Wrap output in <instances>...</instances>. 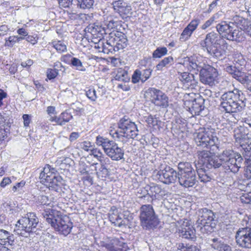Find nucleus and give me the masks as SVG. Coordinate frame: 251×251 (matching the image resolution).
I'll use <instances>...</instances> for the list:
<instances>
[{"label": "nucleus", "instance_id": "f257e3e1", "mask_svg": "<svg viewBox=\"0 0 251 251\" xmlns=\"http://www.w3.org/2000/svg\"><path fill=\"white\" fill-rule=\"evenodd\" d=\"M245 100L242 91L234 88L223 94L220 99V107L226 113H237L242 111L246 106Z\"/></svg>", "mask_w": 251, "mask_h": 251}, {"label": "nucleus", "instance_id": "f03ea898", "mask_svg": "<svg viewBox=\"0 0 251 251\" xmlns=\"http://www.w3.org/2000/svg\"><path fill=\"white\" fill-rule=\"evenodd\" d=\"M42 215L46 222L60 234L67 236L70 233L73 225L69 217L53 209L45 211Z\"/></svg>", "mask_w": 251, "mask_h": 251}, {"label": "nucleus", "instance_id": "7ed1b4c3", "mask_svg": "<svg viewBox=\"0 0 251 251\" xmlns=\"http://www.w3.org/2000/svg\"><path fill=\"white\" fill-rule=\"evenodd\" d=\"M39 225V219L34 213L30 212L19 219L15 225L14 232L25 237H29Z\"/></svg>", "mask_w": 251, "mask_h": 251}, {"label": "nucleus", "instance_id": "20e7f679", "mask_svg": "<svg viewBox=\"0 0 251 251\" xmlns=\"http://www.w3.org/2000/svg\"><path fill=\"white\" fill-rule=\"evenodd\" d=\"M119 130L110 133L113 137L123 143L127 142L128 139H134L138 135V130L135 124L126 117L122 118L118 123Z\"/></svg>", "mask_w": 251, "mask_h": 251}, {"label": "nucleus", "instance_id": "39448f33", "mask_svg": "<svg viewBox=\"0 0 251 251\" xmlns=\"http://www.w3.org/2000/svg\"><path fill=\"white\" fill-rule=\"evenodd\" d=\"M216 168L222 166L226 170L233 173L238 172L241 167L243 158L240 154L231 150H225L220 155Z\"/></svg>", "mask_w": 251, "mask_h": 251}, {"label": "nucleus", "instance_id": "423d86ee", "mask_svg": "<svg viewBox=\"0 0 251 251\" xmlns=\"http://www.w3.org/2000/svg\"><path fill=\"white\" fill-rule=\"evenodd\" d=\"M39 178L49 190L58 192L62 185L63 179L53 168L47 165L40 173Z\"/></svg>", "mask_w": 251, "mask_h": 251}, {"label": "nucleus", "instance_id": "0eeeda50", "mask_svg": "<svg viewBox=\"0 0 251 251\" xmlns=\"http://www.w3.org/2000/svg\"><path fill=\"white\" fill-rule=\"evenodd\" d=\"M217 221L214 213L206 208L200 209L198 211V219L196 225L204 233H211L216 228Z\"/></svg>", "mask_w": 251, "mask_h": 251}, {"label": "nucleus", "instance_id": "6e6552de", "mask_svg": "<svg viewBox=\"0 0 251 251\" xmlns=\"http://www.w3.org/2000/svg\"><path fill=\"white\" fill-rule=\"evenodd\" d=\"M194 140L198 147L209 149L218 148L219 140L215 130L212 128H204L194 134Z\"/></svg>", "mask_w": 251, "mask_h": 251}, {"label": "nucleus", "instance_id": "1a4fd4ad", "mask_svg": "<svg viewBox=\"0 0 251 251\" xmlns=\"http://www.w3.org/2000/svg\"><path fill=\"white\" fill-rule=\"evenodd\" d=\"M177 168L179 184L185 188L193 187L197 180L195 171L191 164L187 162H181L178 163Z\"/></svg>", "mask_w": 251, "mask_h": 251}, {"label": "nucleus", "instance_id": "9d476101", "mask_svg": "<svg viewBox=\"0 0 251 251\" xmlns=\"http://www.w3.org/2000/svg\"><path fill=\"white\" fill-rule=\"evenodd\" d=\"M217 31L221 39L240 42L242 31L236 27L234 23L222 21L217 25Z\"/></svg>", "mask_w": 251, "mask_h": 251}, {"label": "nucleus", "instance_id": "9b49d317", "mask_svg": "<svg viewBox=\"0 0 251 251\" xmlns=\"http://www.w3.org/2000/svg\"><path fill=\"white\" fill-rule=\"evenodd\" d=\"M140 219L141 226L146 229L156 227L159 224V220L150 204L143 205L141 207Z\"/></svg>", "mask_w": 251, "mask_h": 251}, {"label": "nucleus", "instance_id": "f8f14e48", "mask_svg": "<svg viewBox=\"0 0 251 251\" xmlns=\"http://www.w3.org/2000/svg\"><path fill=\"white\" fill-rule=\"evenodd\" d=\"M221 39L219 34L211 32L207 34L205 39L201 41L200 46L203 50L206 51L209 54L218 55L220 51L218 45L220 44Z\"/></svg>", "mask_w": 251, "mask_h": 251}, {"label": "nucleus", "instance_id": "ddd939ff", "mask_svg": "<svg viewBox=\"0 0 251 251\" xmlns=\"http://www.w3.org/2000/svg\"><path fill=\"white\" fill-rule=\"evenodd\" d=\"M198 160L195 164L196 168L206 167L207 170L216 168V165L219 158L213 157L212 153L209 151L203 150L198 151Z\"/></svg>", "mask_w": 251, "mask_h": 251}, {"label": "nucleus", "instance_id": "4468645a", "mask_svg": "<svg viewBox=\"0 0 251 251\" xmlns=\"http://www.w3.org/2000/svg\"><path fill=\"white\" fill-rule=\"evenodd\" d=\"M145 96L157 106L167 107L169 105L168 97L159 90L149 88L145 91Z\"/></svg>", "mask_w": 251, "mask_h": 251}, {"label": "nucleus", "instance_id": "2eb2a0df", "mask_svg": "<svg viewBox=\"0 0 251 251\" xmlns=\"http://www.w3.org/2000/svg\"><path fill=\"white\" fill-rule=\"evenodd\" d=\"M218 75V72L216 68L207 65L201 70L200 79L201 83L212 86L217 82Z\"/></svg>", "mask_w": 251, "mask_h": 251}, {"label": "nucleus", "instance_id": "dca6fc26", "mask_svg": "<svg viewBox=\"0 0 251 251\" xmlns=\"http://www.w3.org/2000/svg\"><path fill=\"white\" fill-rule=\"evenodd\" d=\"M235 240L237 245L242 248L251 249V227L239 228L236 231Z\"/></svg>", "mask_w": 251, "mask_h": 251}, {"label": "nucleus", "instance_id": "f3484780", "mask_svg": "<svg viewBox=\"0 0 251 251\" xmlns=\"http://www.w3.org/2000/svg\"><path fill=\"white\" fill-rule=\"evenodd\" d=\"M156 175L160 181L166 184L175 183L178 179L177 172L167 165L162 169L158 171Z\"/></svg>", "mask_w": 251, "mask_h": 251}, {"label": "nucleus", "instance_id": "a211bd4d", "mask_svg": "<svg viewBox=\"0 0 251 251\" xmlns=\"http://www.w3.org/2000/svg\"><path fill=\"white\" fill-rule=\"evenodd\" d=\"M109 42L115 47L117 51L125 48L127 45L126 36L123 33L119 31L109 33Z\"/></svg>", "mask_w": 251, "mask_h": 251}, {"label": "nucleus", "instance_id": "6ab92c4d", "mask_svg": "<svg viewBox=\"0 0 251 251\" xmlns=\"http://www.w3.org/2000/svg\"><path fill=\"white\" fill-rule=\"evenodd\" d=\"M112 5L114 11L118 13L123 19L128 17L131 14V6L123 0H114Z\"/></svg>", "mask_w": 251, "mask_h": 251}, {"label": "nucleus", "instance_id": "aec40b11", "mask_svg": "<svg viewBox=\"0 0 251 251\" xmlns=\"http://www.w3.org/2000/svg\"><path fill=\"white\" fill-rule=\"evenodd\" d=\"M124 240L121 237L120 239L115 237L110 240L109 243H106L104 246L110 251H127V244Z\"/></svg>", "mask_w": 251, "mask_h": 251}, {"label": "nucleus", "instance_id": "412c9836", "mask_svg": "<svg viewBox=\"0 0 251 251\" xmlns=\"http://www.w3.org/2000/svg\"><path fill=\"white\" fill-rule=\"evenodd\" d=\"M87 30L91 33L95 38H100L98 40L99 42L97 45H95V48L101 49V42L100 41L102 37L103 34L106 33L104 27H102L100 25H96L95 24L90 25L87 27Z\"/></svg>", "mask_w": 251, "mask_h": 251}, {"label": "nucleus", "instance_id": "4be33fe9", "mask_svg": "<svg viewBox=\"0 0 251 251\" xmlns=\"http://www.w3.org/2000/svg\"><path fill=\"white\" fill-rule=\"evenodd\" d=\"M207 243L212 248L218 251H232L231 248L223 240L217 237H211L207 240Z\"/></svg>", "mask_w": 251, "mask_h": 251}, {"label": "nucleus", "instance_id": "5701e85b", "mask_svg": "<svg viewBox=\"0 0 251 251\" xmlns=\"http://www.w3.org/2000/svg\"><path fill=\"white\" fill-rule=\"evenodd\" d=\"M105 153L113 160L118 161L124 158V150L114 142Z\"/></svg>", "mask_w": 251, "mask_h": 251}, {"label": "nucleus", "instance_id": "b1692460", "mask_svg": "<svg viewBox=\"0 0 251 251\" xmlns=\"http://www.w3.org/2000/svg\"><path fill=\"white\" fill-rule=\"evenodd\" d=\"M249 129L247 126H240L235 128L233 131V136L236 143L240 144L244 141H247L248 137Z\"/></svg>", "mask_w": 251, "mask_h": 251}, {"label": "nucleus", "instance_id": "393cba45", "mask_svg": "<svg viewBox=\"0 0 251 251\" xmlns=\"http://www.w3.org/2000/svg\"><path fill=\"white\" fill-rule=\"evenodd\" d=\"M199 23L200 20L198 19L192 20L183 30L180 35V39L183 41L187 40L197 28Z\"/></svg>", "mask_w": 251, "mask_h": 251}, {"label": "nucleus", "instance_id": "a878e982", "mask_svg": "<svg viewBox=\"0 0 251 251\" xmlns=\"http://www.w3.org/2000/svg\"><path fill=\"white\" fill-rule=\"evenodd\" d=\"M204 100L201 96L198 97L192 101L191 107H189L190 111L195 115H200L204 109Z\"/></svg>", "mask_w": 251, "mask_h": 251}, {"label": "nucleus", "instance_id": "bb28decb", "mask_svg": "<svg viewBox=\"0 0 251 251\" xmlns=\"http://www.w3.org/2000/svg\"><path fill=\"white\" fill-rule=\"evenodd\" d=\"M178 78L184 84L188 86H194L197 83L194 75L187 72L180 73Z\"/></svg>", "mask_w": 251, "mask_h": 251}, {"label": "nucleus", "instance_id": "cd10ccee", "mask_svg": "<svg viewBox=\"0 0 251 251\" xmlns=\"http://www.w3.org/2000/svg\"><path fill=\"white\" fill-rule=\"evenodd\" d=\"M15 240L14 235L4 229H0V244L12 245Z\"/></svg>", "mask_w": 251, "mask_h": 251}, {"label": "nucleus", "instance_id": "c85d7f7f", "mask_svg": "<svg viewBox=\"0 0 251 251\" xmlns=\"http://www.w3.org/2000/svg\"><path fill=\"white\" fill-rule=\"evenodd\" d=\"M220 48L219 49L220 52L219 53L220 54L216 55L213 54L215 56L219 57L222 55L225 54H229L233 52L232 51V47L231 45H229L226 40L224 39H221V41L220 42Z\"/></svg>", "mask_w": 251, "mask_h": 251}, {"label": "nucleus", "instance_id": "c756f323", "mask_svg": "<svg viewBox=\"0 0 251 251\" xmlns=\"http://www.w3.org/2000/svg\"><path fill=\"white\" fill-rule=\"evenodd\" d=\"M113 141H111L106 138H104L100 136H98L96 138V144L98 146H101L104 152L110 147Z\"/></svg>", "mask_w": 251, "mask_h": 251}, {"label": "nucleus", "instance_id": "7c9ffc66", "mask_svg": "<svg viewBox=\"0 0 251 251\" xmlns=\"http://www.w3.org/2000/svg\"><path fill=\"white\" fill-rule=\"evenodd\" d=\"M207 169L206 167L196 168L199 179L201 182L205 183L210 181L211 179V176L207 172Z\"/></svg>", "mask_w": 251, "mask_h": 251}, {"label": "nucleus", "instance_id": "2f4dec72", "mask_svg": "<svg viewBox=\"0 0 251 251\" xmlns=\"http://www.w3.org/2000/svg\"><path fill=\"white\" fill-rule=\"evenodd\" d=\"M104 22V25L109 29H115L119 25L117 18L112 15L108 16Z\"/></svg>", "mask_w": 251, "mask_h": 251}, {"label": "nucleus", "instance_id": "473e14b6", "mask_svg": "<svg viewBox=\"0 0 251 251\" xmlns=\"http://www.w3.org/2000/svg\"><path fill=\"white\" fill-rule=\"evenodd\" d=\"M179 234L180 236L185 239L194 240L196 238L194 230L189 227L182 228L179 231Z\"/></svg>", "mask_w": 251, "mask_h": 251}, {"label": "nucleus", "instance_id": "72a5a7b5", "mask_svg": "<svg viewBox=\"0 0 251 251\" xmlns=\"http://www.w3.org/2000/svg\"><path fill=\"white\" fill-rule=\"evenodd\" d=\"M237 80L243 84L248 90L251 92V75L247 76L242 74Z\"/></svg>", "mask_w": 251, "mask_h": 251}, {"label": "nucleus", "instance_id": "f704fd0d", "mask_svg": "<svg viewBox=\"0 0 251 251\" xmlns=\"http://www.w3.org/2000/svg\"><path fill=\"white\" fill-rule=\"evenodd\" d=\"M113 51H117L115 47L109 42V36L105 43L101 42V50L99 51L103 52L104 53L108 54L109 52H112Z\"/></svg>", "mask_w": 251, "mask_h": 251}, {"label": "nucleus", "instance_id": "c9c22d12", "mask_svg": "<svg viewBox=\"0 0 251 251\" xmlns=\"http://www.w3.org/2000/svg\"><path fill=\"white\" fill-rule=\"evenodd\" d=\"M174 61V59L172 56H168L164 58L161 60L156 65V68L158 71H162L163 68L167 67V66L171 64Z\"/></svg>", "mask_w": 251, "mask_h": 251}, {"label": "nucleus", "instance_id": "e433bc0d", "mask_svg": "<svg viewBox=\"0 0 251 251\" xmlns=\"http://www.w3.org/2000/svg\"><path fill=\"white\" fill-rule=\"evenodd\" d=\"M59 125L63 126L73 119V116L67 110L61 113L58 116Z\"/></svg>", "mask_w": 251, "mask_h": 251}, {"label": "nucleus", "instance_id": "4c0bfd02", "mask_svg": "<svg viewBox=\"0 0 251 251\" xmlns=\"http://www.w3.org/2000/svg\"><path fill=\"white\" fill-rule=\"evenodd\" d=\"M77 6L81 9H89L91 8L95 2V0H77Z\"/></svg>", "mask_w": 251, "mask_h": 251}, {"label": "nucleus", "instance_id": "58836bf2", "mask_svg": "<svg viewBox=\"0 0 251 251\" xmlns=\"http://www.w3.org/2000/svg\"><path fill=\"white\" fill-rule=\"evenodd\" d=\"M53 47L59 53L64 52L67 51L66 45L61 41H55L52 42Z\"/></svg>", "mask_w": 251, "mask_h": 251}, {"label": "nucleus", "instance_id": "ea45409f", "mask_svg": "<svg viewBox=\"0 0 251 251\" xmlns=\"http://www.w3.org/2000/svg\"><path fill=\"white\" fill-rule=\"evenodd\" d=\"M168 52V50L166 47L157 48L152 53V57L153 58H161L165 55Z\"/></svg>", "mask_w": 251, "mask_h": 251}, {"label": "nucleus", "instance_id": "a19ab883", "mask_svg": "<svg viewBox=\"0 0 251 251\" xmlns=\"http://www.w3.org/2000/svg\"><path fill=\"white\" fill-rule=\"evenodd\" d=\"M71 65L75 67V69L80 71H85L86 70L85 67L83 66L81 61L78 58L73 57L71 59Z\"/></svg>", "mask_w": 251, "mask_h": 251}, {"label": "nucleus", "instance_id": "79ce46f5", "mask_svg": "<svg viewBox=\"0 0 251 251\" xmlns=\"http://www.w3.org/2000/svg\"><path fill=\"white\" fill-rule=\"evenodd\" d=\"M146 122L150 126H154L158 125V123L160 122V121L156 115L152 116L150 115L147 117Z\"/></svg>", "mask_w": 251, "mask_h": 251}, {"label": "nucleus", "instance_id": "37998d69", "mask_svg": "<svg viewBox=\"0 0 251 251\" xmlns=\"http://www.w3.org/2000/svg\"><path fill=\"white\" fill-rule=\"evenodd\" d=\"M247 140L239 145L246 152H251V138H249Z\"/></svg>", "mask_w": 251, "mask_h": 251}, {"label": "nucleus", "instance_id": "c03bdc74", "mask_svg": "<svg viewBox=\"0 0 251 251\" xmlns=\"http://www.w3.org/2000/svg\"><path fill=\"white\" fill-rule=\"evenodd\" d=\"M86 95L91 100L95 101L97 98L96 92L93 88L89 89L86 91Z\"/></svg>", "mask_w": 251, "mask_h": 251}, {"label": "nucleus", "instance_id": "a18cd8bd", "mask_svg": "<svg viewBox=\"0 0 251 251\" xmlns=\"http://www.w3.org/2000/svg\"><path fill=\"white\" fill-rule=\"evenodd\" d=\"M251 160V155H250L249 158L247 159L248 165L247 166V168L245 169L244 174L245 176L248 179L251 178V164H250V163H251V162L250 161Z\"/></svg>", "mask_w": 251, "mask_h": 251}, {"label": "nucleus", "instance_id": "49530a36", "mask_svg": "<svg viewBox=\"0 0 251 251\" xmlns=\"http://www.w3.org/2000/svg\"><path fill=\"white\" fill-rule=\"evenodd\" d=\"M240 198L243 203L251 204V192L243 194Z\"/></svg>", "mask_w": 251, "mask_h": 251}, {"label": "nucleus", "instance_id": "de8ad7c7", "mask_svg": "<svg viewBox=\"0 0 251 251\" xmlns=\"http://www.w3.org/2000/svg\"><path fill=\"white\" fill-rule=\"evenodd\" d=\"M141 80L142 81L141 72L136 70L133 73L132 76V81L134 83H137Z\"/></svg>", "mask_w": 251, "mask_h": 251}, {"label": "nucleus", "instance_id": "09e8293b", "mask_svg": "<svg viewBox=\"0 0 251 251\" xmlns=\"http://www.w3.org/2000/svg\"><path fill=\"white\" fill-rule=\"evenodd\" d=\"M152 70L151 69H146L141 72L142 82H144L146 81L151 76Z\"/></svg>", "mask_w": 251, "mask_h": 251}, {"label": "nucleus", "instance_id": "8fccbe9b", "mask_svg": "<svg viewBox=\"0 0 251 251\" xmlns=\"http://www.w3.org/2000/svg\"><path fill=\"white\" fill-rule=\"evenodd\" d=\"M127 74L125 71H121L118 72L117 74L115 75V78L116 80L125 81L127 76Z\"/></svg>", "mask_w": 251, "mask_h": 251}, {"label": "nucleus", "instance_id": "3c124183", "mask_svg": "<svg viewBox=\"0 0 251 251\" xmlns=\"http://www.w3.org/2000/svg\"><path fill=\"white\" fill-rule=\"evenodd\" d=\"M114 224L115 226L121 227L123 226L126 225V220H123L119 215L116 214V220H115V222H114Z\"/></svg>", "mask_w": 251, "mask_h": 251}, {"label": "nucleus", "instance_id": "603ef678", "mask_svg": "<svg viewBox=\"0 0 251 251\" xmlns=\"http://www.w3.org/2000/svg\"><path fill=\"white\" fill-rule=\"evenodd\" d=\"M47 77L49 79H53L58 75V70L56 69H49L47 72Z\"/></svg>", "mask_w": 251, "mask_h": 251}, {"label": "nucleus", "instance_id": "864d4df0", "mask_svg": "<svg viewBox=\"0 0 251 251\" xmlns=\"http://www.w3.org/2000/svg\"><path fill=\"white\" fill-rule=\"evenodd\" d=\"M161 188V187L158 185H153L152 186H150L149 190L151 194L155 197L160 192Z\"/></svg>", "mask_w": 251, "mask_h": 251}, {"label": "nucleus", "instance_id": "5fc2aeb1", "mask_svg": "<svg viewBox=\"0 0 251 251\" xmlns=\"http://www.w3.org/2000/svg\"><path fill=\"white\" fill-rule=\"evenodd\" d=\"M38 201L42 204L46 205L49 204V198L48 197L44 195H40L38 196Z\"/></svg>", "mask_w": 251, "mask_h": 251}, {"label": "nucleus", "instance_id": "6e6d98bb", "mask_svg": "<svg viewBox=\"0 0 251 251\" xmlns=\"http://www.w3.org/2000/svg\"><path fill=\"white\" fill-rule=\"evenodd\" d=\"M16 43L15 37L14 36H10L8 39H5V46L12 47Z\"/></svg>", "mask_w": 251, "mask_h": 251}, {"label": "nucleus", "instance_id": "4d7b16f0", "mask_svg": "<svg viewBox=\"0 0 251 251\" xmlns=\"http://www.w3.org/2000/svg\"><path fill=\"white\" fill-rule=\"evenodd\" d=\"M9 30L8 25H0V37L6 35Z\"/></svg>", "mask_w": 251, "mask_h": 251}, {"label": "nucleus", "instance_id": "13d9d810", "mask_svg": "<svg viewBox=\"0 0 251 251\" xmlns=\"http://www.w3.org/2000/svg\"><path fill=\"white\" fill-rule=\"evenodd\" d=\"M31 115H29L28 114L23 115V119L24 120V126L27 127L29 126L31 120Z\"/></svg>", "mask_w": 251, "mask_h": 251}, {"label": "nucleus", "instance_id": "bf43d9fd", "mask_svg": "<svg viewBox=\"0 0 251 251\" xmlns=\"http://www.w3.org/2000/svg\"><path fill=\"white\" fill-rule=\"evenodd\" d=\"M99 161L100 162V165H103L106 167L110 164L111 162L108 157H104L103 156L99 158Z\"/></svg>", "mask_w": 251, "mask_h": 251}, {"label": "nucleus", "instance_id": "052dcab7", "mask_svg": "<svg viewBox=\"0 0 251 251\" xmlns=\"http://www.w3.org/2000/svg\"><path fill=\"white\" fill-rule=\"evenodd\" d=\"M73 0H58L60 5L64 7H68L72 4Z\"/></svg>", "mask_w": 251, "mask_h": 251}, {"label": "nucleus", "instance_id": "680f3d73", "mask_svg": "<svg viewBox=\"0 0 251 251\" xmlns=\"http://www.w3.org/2000/svg\"><path fill=\"white\" fill-rule=\"evenodd\" d=\"M26 40L30 43L32 45H35L37 43L38 37L36 36H31V35H27L25 38Z\"/></svg>", "mask_w": 251, "mask_h": 251}, {"label": "nucleus", "instance_id": "e2e57ef3", "mask_svg": "<svg viewBox=\"0 0 251 251\" xmlns=\"http://www.w3.org/2000/svg\"><path fill=\"white\" fill-rule=\"evenodd\" d=\"M99 171L101 173L102 177H105L106 176H108L109 174V171L107 168V167L103 165H100Z\"/></svg>", "mask_w": 251, "mask_h": 251}, {"label": "nucleus", "instance_id": "0e129e2a", "mask_svg": "<svg viewBox=\"0 0 251 251\" xmlns=\"http://www.w3.org/2000/svg\"><path fill=\"white\" fill-rule=\"evenodd\" d=\"M215 18L214 17L210 18L208 20L206 21L205 23L202 25L201 28L203 29H205L209 26H210L214 22Z\"/></svg>", "mask_w": 251, "mask_h": 251}, {"label": "nucleus", "instance_id": "69168bd1", "mask_svg": "<svg viewBox=\"0 0 251 251\" xmlns=\"http://www.w3.org/2000/svg\"><path fill=\"white\" fill-rule=\"evenodd\" d=\"M188 62L189 66L192 69L194 70L195 67H196V64L198 60L194 58H189Z\"/></svg>", "mask_w": 251, "mask_h": 251}, {"label": "nucleus", "instance_id": "338daca9", "mask_svg": "<svg viewBox=\"0 0 251 251\" xmlns=\"http://www.w3.org/2000/svg\"><path fill=\"white\" fill-rule=\"evenodd\" d=\"M91 147V143L89 142H83L81 144V148L86 151H88Z\"/></svg>", "mask_w": 251, "mask_h": 251}, {"label": "nucleus", "instance_id": "774afa93", "mask_svg": "<svg viewBox=\"0 0 251 251\" xmlns=\"http://www.w3.org/2000/svg\"><path fill=\"white\" fill-rule=\"evenodd\" d=\"M11 182V179L9 177H4L3 178L2 181L0 183V186L1 187H5L7 184H10Z\"/></svg>", "mask_w": 251, "mask_h": 251}]
</instances>
